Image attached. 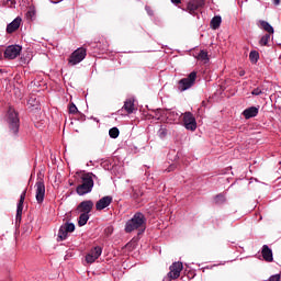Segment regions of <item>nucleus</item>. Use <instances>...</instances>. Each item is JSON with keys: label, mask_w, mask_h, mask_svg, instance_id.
Instances as JSON below:
<instances>
[{"label": "nucleus", "mask_w": 281, "mask_h": 281, "mask_svg": "<svg viewBox=\"0 0 281 281\" xmlns=\"http://www.w3.org/2000/svg\"><path fill=\"white\" fill-rule=\"evenodd\" d=\"M181 115H183L182 122L184 128L187 131H196V117H194V114L192 112H184Z\"/></svg>", "instance_id": "nucleus-8"}, {"label": "nucleus", "mask_w": 281, "mask_h": 281, "mask_svg": "<svg viewBox=\"0 0 281 281\" xmlns=\"http://www.w3.org/2000/svg\"><path fill=\"white\" fill-rule=\"evenodd\" d=\"M159 137L164 138L168 135V131L166 128H160L158 132Z\"/></svg>", "instance_id": "nucleus-31"}, {"label": "nucleus", "mask_w": 281, "mask_h": 281, "mask_svg": "<svg viewBox=\"0 0 281 281\" xmlns=\"http://www.w3.org/2000/svg\"><path fill=\"white\" fill-rule=\"evenodd\" d=\"M203 8H205V0H190L187 3V7H182L181 10L189 12V14H196V12L203 10Z\"/></svg>", "instance_id": "nucleus-7"}, {"label": "nucleus", "mask_w": 281, "mask_h": 281, "mask_svg": "<svg viewBox=\"0 0 281 281\" xmlns=\"http://www.w3.org/2000/svg\"><path fill=\"white\" fill-rule=\"evenodd\" d=\"M93 179H98L93 172H87L81 176V184L77 186L76 192L79 196H85V194H89L93 190Z\"/></svg>", "instance_id": "nucleus-2"}, {"label": "nucleus", "mask_w": 281, "mask_h": 281, "mask_svg": "<svg viewBox=\"0 0 281 281\" xmlns=\"http://www.w3.org/2000/svg\"><path fill=\"white\" fill-rule=\"evenodd\" d=\"M271 42V36H262L259 41V45H261V47L268 46L271 47V44H269Z\"/></svg>", "instance_id": "nucleus-26"}, {"label": "nucleus", "mask_w": 281, "mask_h": 281, "mask_svg": "<svg viewBox=\"0 0 281 281\" xmlns=\"http://www.w3.org/2000/svg\"><path fill=\"white\" fill-rule=\"evenodd\" d=\"M221 23H223V19L221 18V15H215L212 20H211V27L213 30H218V27H221Z\"/></svg>", "instance_id": "nucleus-21"}, {"label": "nucleus", "mask_w": 281, "mask_h": 281, "mask_svg": "<svg viewBox=\"0 0 281 281\" xmlns=\"http://www.w3.org/2000/svg\"><path fill=\"white\" fill-rule=\"evenodd\" d=\"M35 199L38 205L45 201V181L42 178L37 179L35 183Z\"/></svg>", "instance_id": "nucleus-10"}, {"label": "nucleus", "mask_w": 281, "mask_h": 281, "mask_svg": "<svg viewBox=\"0 0 281 281\" xmlns=\"http://www.w3.org/2000/svg\"><path fill=\"white\" fill-rule=\"evenodd\" d=\"M145 10H146L148 16H155V11L153 10V8L150 5H146Z\"/></svg>", "instance_id": "nucleus-30"}, {"label": "nucleus", "mask_w": 281, "mask_h": 281, "mask_svg": "<svg viewBox=\"0 0 281 281\" xmlns=\"http://www.w3.org/2000/svg\"><path fill=\"white\" fill-rule=\"evenodd\" d=\"M273 5H280V0H273Z\"/></svg>", "instance_id": "nucleus-37"}, {"label": "nucleus", "mask_w": 281, "mask_h": 281, "mask_svg": "<svg viewBox=\"0 0 281 281\" xmlns=\"http://www.w3.org/2000/svg\"><path fill=\"white\" fill-rule=\"evenodd\" d=\"M23 47L21 45H9L4 50V58L7 60H14L21 55Z\"/></svg>", "instance_id": "nucleus-11"}, {"label": "nucleus", "mask_w": 281, "mask_h": 281, "mask_svg": "<svg viewBox=\"0 0 281 281\" xmlns=\"http://www.w3.org/2000/svg\"><path fill=\"white\" fill-rule=\"evenodd\" d=\"M89 221V214L88 213H81L78 220L79 227H85V224Z\"/></svg>", "instance_id": "nucleus-25"}, {"label": "nucleus", "mask_w": 281, "mask_h": 281, "mask_svg": "<svg viewBox=\"0 0 281 281\" xmlns=\"http://www.w3.org/2000/svg\"><path fill=\"white\" fill-rule=\"evenodd\" d=\"M183 271V262L176 261L169 267V272L167 273L168 280H177Z\"/></svg>", "instance_id": "nucleus-9"}, {"label": "nucleus", "mask_w": 281, "mask_h": 281, "mask_svg": "<svg viewBox=\"0 0 281 281\" xmlns=\"http://www.w3.org/2000/svg\"><path fill=\"white\" fill-rule=\"evenodd\" d=\"M201 106H207V101H202Z\"/></svg>", "instance_id": "nucleus-38"}, {"label": "nucleus", "mask_w": 281, "mask_h": 281, "mask_svg": "<svg viewBox=\"0 0 281 281\" xmlns=\"http://www.w3.org/2000/svg\"><path fill=\"white\" fill-rule=\"evenodd\" d=\"M111 203H113V196L105 195L95 203V210L102 212V210H106Z\"/></svg>", "instance_id": "nucleus-14"}, {"label": "nucleus", "mask_w": 281, "mask_h": 281, "mask_svg": "<svg viewBox=\"0 0 281 281\" xmlns=\"http://www.w3.org/2000/svg\"><path fill=\"white\" fill-rule=\"evenodd\" d=\"M238 74H239L240 77H243V76H245V70H239Z\"/></svg>", "instance_id": "nucleus-39"}, {"label": "nucleus", "mask_w": 281, "mask_h": 281, "mask_svg": "<svg viewBox=\"0 0 281 281\" xmlns=\"http://www.w3.org/2000/svg\"><path fill=\"white\" fill-rule=\"evenodd\" d=\"M259 113V109L256 106H250L244 110L243 115L245 120H251V117H256Z\"/></svg>", "instance_id": "nucleus-18"}, {"label": "nucleus", "mask_w": 281, "mask_h": 281, "mask_svg": "<svg viewBox=\"0 0 281 281\" xmlns=\"http://www.w3.org/2000/svg\"><path fill=\"white\" fill-rule=\"evenodd\" d=\"M23 20L21 16L15 18L10 24L7 25V33L8 34H13V32H16L19 27H21V22Z\"/></svg>", "instance_id": "nucleus-15"}, {"label": "nucleus", "mask_w": 281, "mask_h": 281, "mask_svg": "<svg viewBox=\"0 0 281 281\" xmlns=\"http://www.w3.org/2000/svg\"><path fill=\"white\" fill-rule=\"evenodd\" d=\"M26 16H34V11H27Z\"/></svg>", "instance_id": "nucleus-36"}, {"label": "nucleus", "mask_w": 281, "mask_h": 281, "mask_svg": "<svg viewBox=\"0 0 281 281\" xmlns=\"http://www.w3.org/2000/svg\"><path fill=\"white\" fill-rule=\"evenodd\" d=\"M278 38H280V37H271V43H272V45H279L280 47H281V41L280 40H278Z\"/></svg>", "instance_id": "nucleus-32"}, {"label": "nucleus", "mask_w": 281, "mask_h": 281, "mask_svg": "<svg viewBox=\"0 0 281 281\" xmlns=\"http://www.w3.org/2000/svg\"><path fill=\"white\" fill-rule=\"evenodd\" d=\"M171 115H177V116H179V113H177V112H171Z\"/></svg>", "instance_id": "nucleus-41"}, {"label": "nucleus", "mask_w": 281, "mask_h": 281, "mask_svg": "<svg viewBox=\"0 0 281 281\" xmlns=\"http://www.w3.org/2000/svg\"><path fill=\"white\" fill-rule=\"evenodd\" d=\"M268 281H280V274L271 276Z\"/></svg>", "instance_id": "nucleus-34"}, {"label": "nucleus", "mask_w": 281, "mask_h": 281, "mask_svg": "<svg viewBox=\"0 0 281 281\" xmlns=\"http://www.w3.org/2000/svg\"><path fill=\"white\" fill-rule=\"evenodd\" d=\"M251 94L252 95H260L262 94V90L260 88H255L252 91H251Z\"/></svg>", "instance_id": "nucleus-33"}, {"label": "nucleus", "mask_w": 281, "mask_h": 281, "mask_svg": "<svg viewBox=\"0 0 281 281\" xmlns=\"http://www.w3.org/2000/svg\"><path fill=\"white\" fill-rule=\"evenodd\" d=\"M226 199L225 195L220 193L214 198V203L215 205H223V203H225Z\"/></svg>", "instance_id": "nucleus-28"}, {"label": "nucleus", "mask_w": 281, "mask_h": 281, "mask_svg": "<svg viewBox=\"0 0 281 281\" xmlns=\"http://www.w3.org/2000/svg\"><path fill=\"white\" fill-rule=\"evenodd\" d=\"M196 82V71H192L189 74L188 77L182 78L178 82V89L183 92L188 91V89H192L194 87V83Z\"/></svg>", "instance_id": "nucleus-5"}, {"label": "nucleus", "mask_w": 281, "mask_h": 281, "mask_svg": "<svg viewBox=\"0 0 281 281\" xmlns=\"http://www.w3.org/2000/svg\"><path fill=\"white\" fill-rule=\"evenodd\" d=\"M140 196H144V191L142 190V187H134L132 192V199H140Z\"/></svg>", "instance_id": "nucleus-23"}, {"label": "nucleus", "mask_w": 281, "mask_h": 281, "mask_svg": "<svg viewBox=\"0 0 281 281\" xmlns=\"http://www.w3.org/2000/svg\"><path fill=\"white\" fill-rule=\"evenodd\" d=\"M125 233L131 234L137 229L144 232L146 229V215L142 212H136L131 220L125 224Z\"/></svg>", "instance_id": "nucleus-1"}, {"label": "nucleus", "mask_w": 281, "mask_h": 281, "mask_svg": "<svg viewBox=\"0 0 281 281\" xmlns=\"http://www.w3.org/2000/svg\"><path fill=\"white\" fill-rule=\"evenodd\" d=\"M72 232H76V224L66 222L64 225L59 227L57 241L63 243V240H67V237Z\"/></svg>", "instance_id": "nucleus-6"}, {"label": "nucleus", "mask_w": 281, "mask_h": 281, "mask_svg": "<svg viewBox=\"0 0 281 281\" xmlns=\"http://www.w3.org/2000/svg\"><path fill=\"white\" fill-rule=\"evenodd\" d=\"M86 58L87 48L81 46L70 54L68 58V65H70V67H76V65H80V63H82V60H85Z\"/></svg>", "instance_id": "nucleus-4"}, {"label": "nucleus", "mask_w": 281, "mask_h": 281, "mask_svg": "<svg viewBox=\"0 0 281 281\" xmlns=\"http://www.w3.org/2000/svg\"><path fill=\"white\" fill-rule=\"evenodd\" d=\"M198 60H201L204 65H207L210 63V56L207 55L206 50H200V53L196 56Z\"/></svg>", "instance_id": "nucleus-22"}, {"label": "nucleus", "mask_w": 281, "mask_h": 281, "mask_svg": "<svg viewBox=\"0 0 281 281\" xmlns=\"http://www.w3.org/2000/svg\"><path fill=\"white\" fill-rule=\"evenodd\" d=\"M68 109H69V113L71 114H76L78 112V108L74 103H70Z\"/></svg>", "instance_id": "nucleus-29"}, {"label": "nucleus", "mask_w": 281, "mask_h": 281, "mask_svg": "<svg viewBox=\"0 0 281 281\" xmlns=\"http://www.w3.org/2000/svg\"><path fill=\"white\" fill-rule=\"evenodd\" d=\"M27 194V189H25L21 195H20V200L18 202V206H16V215H15V223H21V218L23 216V203H25V196Z\"/></svg>", "instance_id": "nucleus-13"}, {"label": "nucleus", "mask_w": 281, "mask_h": 281, "mask_svg": "<svg viewBox=\"0 0 281 281\" xmlns=\"http://www.w3.org/2000/svg\"><path fill=\"white\" fill-rule=\"evenodd\" d=\"M261 256L266 262H273V250L269 246L263 245L261 248Z\"/></svg>", "instance_id": "nucleus-16"}, {"label": "nucleus", "mask_w": 281, "mask_h": 281, "mask_svg": "<svg viewBox=\"0 0 281 281\" xmlns=\"http://www.w3.org/2000/svg\"><path fill=\"white\" fill-rule=\"evenodd\" d=\"M7 1H9V2L12 3V4L16 3L15 0H7Z\"/></svg>", "instance_id": "nucleus-40"}, {"label": "nucleus", "mask_w": 281, "mask_h": 281, "mask_svg": "<svg viewBox=\"0 0 281 281\" xmlns=\"http://www.w3.org/2000/svg\"><path fill=\"white\" fill-rule=\"evenodd\" d=\"M109 135L112 139H117L120 137V128L117 127L110 128Z\"/></svg>", "instance_id": "nucleus-27"}, {"label": "nucleus", "mask_w": 281, "mask_h": 281, "mask_svg": "<svg viewBox=\"0 0 281 281\" xmlns=\"http://www.w3.org/2000/svg\"><path fill=\"white\" fill-rule=\"evenodd\" d=\"M102 256V247L95 246L92 248L88 255H86V262L88 265H93Z\"/></svg>", "instance_id": "nucleus-12"}, {"label": "nucleus", "mask_w": 281, "mask_h": 281, "mask_svg": "<svg viewBox=\"0 0 281 281\" xmlns=\"http://www.w3.org/2000/svg\"><path fill=\"white\" fill-rule=\"evenodd\" d=\"M259 59H260V53H258L257 50H251L249 54L250 63H252V65H256V63H258Z\"/></svg>", "instance_id": "nucleus-24"}, {"label": "nucleus", "mask_w": 281, "mask_h": 281, "mask_svg": "<svg viewBox=\"0 0 281 281\" xmlns=\"http://www.w3.org/2000/svg\"><path fill=\"white\" fill-rule=\"evenodd\" d=\"M122 111H126L128 115L135 111V101L133 99H127L124 102V105L122 108Z\"/></svg>", "instance_id": "nucleus-19"}, {"label": "nucleus", "mask_w": 281, "mask_h": 281, "mask_svg": "<svg viewBox=\"0 0 281 281\" xmlns=\"http://www.w3.org/2000/svg\"><path fill=\"white\" fill-rule=\"evenodd\" d=\"M78 210H80V212H82V214H89L91 212V210H93V201H91V200L82 201L78 205Z\"/></svg>", "instance_id": "nucleus-17"}, {"label": "nucleus", "mask_w": 281, "mask_h": 281, "mask_svg": "<svg viewBox=\"0 0 281 281\" xmlns=\"http://www.w3.org/2000/svg\"><path fill=\"white\" fill-rule=\"evenodd\" d=\"M173 5H179L181 3V0H170Z\"/></svg>", "instance_id": "nucleus-35"}, {"label": "nucleus", "mask_w": 281, "mask_h": 281, "mask_svg": "<svg viewBox=\"0 0 281 281\" xmlns=\"http://www.w3.org/2000/svg\"><path fill=\"white\" fill-rule=\"evenodd\" d=\"M259 25H260L261 30H265V32H267L268 34H273V32H274L273 26H271V24H269V22L261 20V21H259Z\"/></svg>", "instance_id": "nucleus-20"}, {"label": "nucleus", "mask_w": 281, "mask_h": 281, "mask_svg": "<svg viewBox=\"0 0 281 281\" xmlns=\"http://www.w3.org/2000/svg\"><path fill=\"white\" fill-rule=\"evenodd\" d=\"M7 124L9 126L10 133L12 135H19V128L21 126V121L19 120V113L16 111L10 109L8 112Z\"/></svg>", "instance_id": "nucleus-3"}]
</instances>
